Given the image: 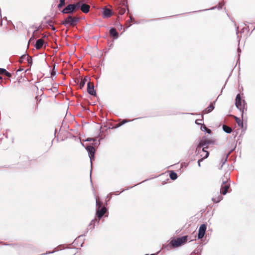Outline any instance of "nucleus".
<instances>
[{
    "instance_id": "a211bd4d",
    "label": "nucleus",
    "mask_w": 255,
    "mask_h": 255,
    "mask_svg": "<svg viewBox=\"0 0 255 255\" xmlns=\"http://www.w3.org/2000/svg\"><path fill=\"white\" fill-rule=\"evenodd\" d=\"M234 118L236 120V123L238 124V126L239 127H241L242 128L243 127V122L242 120H241L240 118L234 116Z\"/></svg>"
},
{
    "instance_id": "9b49d317",
    "label": "nucleus",
    "mask_w": 255,
    "mask_h": 255,
    "mask_svg": "<svg viewBox=\"0 0 255 255\" xmlns=\"http://www.w3.org/2000/svg\"><path fill=\"white\" fill-rule=\"evenodd\" d=\"M107 212V209L105 207H103L101 209H98L97 211V216L100 219Z\"/></svg>"
},
{
    "instance_id": "5701e85b",
    "label": "nucleus",
    "mask_w": 255,
    "mask_h": 255,
    "mask_svg": "<svg viewBox=\"0 0 255 255\" xmlns=\"http://www.w3.org/2000/svg\"><path fill=\"white\" fill-rule=\"evenodd\" d=\"M96 205L98 207V209H100L102 205V203L100 201V198L99 197L96 198Z\"/></svg>"
},
{
    "instance_id": "423d86ee",
    "label": "nucleus",
    "mask_w": 255,
    "mask_h": 255,
    "mask_svg": "<svg viewBox=\"0 0 255 255\" xmlns=\"http://www.w3.org/2000/svg\"><path fill=\"white\" fill-rule=\"evenodd\" d=\"M75 11V6L73 4H68L64 8L62 12L63 13H72Z\"/></svg>"
},
{
    "instance_id": "6ab92c4d",
    "label": "nucleus",
    "mask_w": 255,
    "mask_h": 255,
    "mask_svg": "<svg viewBox=\"0 0 255 255\" xmlns=\"http://www.w3.org/2000/svg\"><path fill=\"white\" fill-rule=\"evenodd\" d=\"M223 129L224 130V131L228 133H230L232 131V128L226 125H223Z\"/></svg>"
},
{
    "instance_id": "9d476101",
    "label": "nucleus",
    "mask_w": 255,
    "mask_h": 255,
    "mask_svg": "<svg viewBox=\"0 0 255 255\" xmlns=\"http://www.w3.org/2000/svg\"><path fill=\"white\" fill-rule=\"evenodd\" d=\"M86 149L87 150V151L89 153V155L91 159L92 160V159H94V154H95V148L92 146L88 145L87 146Z\"/></svg>"
},
{
    "instance_id": "f3484780",
    "label": "nucleus",
    "mask_w": 255,
    "mask_h": 255,
    "mask_svg": "<svg viewBox=\"0 0 255 255\" xmlns=\"http://www.w3.org/2000/svg\"><path fill=\"white\" fill-rule=\"evenodd\" d=\"M88 79V78L87 77H84V79H82L80 84H79V87L80 89H82L85 85L86 82L87 81Z\"/></svg>"
},
{
    "instance_id": "f03ea898",
    "label": "nucleus",
    "mask_w": 255,
    "mask_h": 255,
    "mask_svg": "<svg viewBox=\"0 0 255 255\" xmlns=\"http://www.w3.org/2000/svg\"><path fill=\"white\" fill-rule=\"evenodd\" d=\"M79 21V18L77 16L68 15L61 22V24L66 27L75 26Z\"/></svg>"
},
{
    "instance_id": "412c9836",
    "label": "nucleus",
    "mask_w": 255,
    "mask_h": 255,
    "mask_svg": "<svg viewBox=\"0 0 255 255\" xmlns=\"http://www.w3.org/2000/svg\"><path fill=\"white\" fill-rule=\"evenodd\" d=\"M169 176L172 180H175L177 178V175L176 173L172 171H170Z\"/></svg>"
},
{
    "instance_id": "f704fd0d",
    "label": "nucleus",
    "mask_w": 255,
    "mask_h": 255,
    "mask_svg": "<svg viewBox=\"0 0 255 255\" xmlns=\"http://www.w3.org/2000/svg\"><path fill=\"white\" fill-rule=\"evenodd\" d=\"M206 130L207 131V132L208 133H209L211 132V130L209 128H207Z\"/></svg>"
},
{
    "instance_id": "cd10ccee",
    "label": "nucleus",
    "mask_w": 255,
    "mask_h": 255,
    "mask_svg": "<svg viewBox=\"0 0 255 255\" xmlns=\"http://www.w3.org/2000/svg\"><path fill=\"white\" fill-rule=\"evenodd\" d=\"M26 54H24L23 55H22L20 58H19V63H22L23 61V60L26 58Z\"/></svg>"
},
{
    "instance_id": "aec40b11",
    "label": "nucleus",
    "mask_w": 255,
    "mask_h": 255,
    "mask_svg": "<svg viewBox=\"0 0 255 255\" xmlns=\"http://www.w3.org/2000/svg\"><path fill=\"white\" fill-rule=\"evenodd\" d=\"M209 155V153L208 152H205V155L203 157H201L200 159H199L198 161V166L199 167L201 166V164H200V163L201 161H202L204 159L207 158L208 157Z\"/></svg>"
},
{
    "instance_id": "1a4fd4ad",
    "label": "nucleus",
    "mask_w": 255,
    "mask_h": 255,
    "mask_svg": "<svg viewBox=\"0 0 255 255\" xmlns=\"http://www.w3.org/2000/svg\"><path fill=\"white\" fill-rule=\"evenodd\" d=\"M113 14V12L111 9H109L107 7H104L102 11V16L104 18H109L111 17Z\"/></svg>"
},
{
    "instance_id": "c85d7f7f",
    "label": "nucleus",
    "mask_w": 255,
    "mask_h": 255,
    "mask_svg": "<svg viewBox=\"0 0 255 255\" xmlns=\"http://www.w3.org/2000/svg\"><path fill=\"white\" fill-rule=\"evenodd\" d=\"M49 25V26H50L51 27V29L52 30L54 31L55 30V28L54 27V26L52 24V21H49L47 22Z\"/></svg>"
},
{
    "instance_id": "2eb2a0df",
    "label": "nucleus",
    "mask_w": 255,
    "mask_h": 255,
    "mask_svg": "<svg viewBox=\"0 0 255 255\" xmlns=\"http://www.w3.org/2000/svg\"><path fill=\"white\" fill-rule=\"evenodd\" d=\"M110 34L115 38L118 37V33L115 28H112L110 30Z\"/></svg>"
},
{
    "instance_id": "7ed1b4c3",
    "label": "nucleus",
    "mask_w": 255,
    "mask_h": 255,
    "mask_svg": "<svg viewBox=\"0 0 255 255\" xmlns=\"http://www.w3.org/2000/svg\"><path fill=\"white\" fill-rule=\"evenodd\" d=\"M188 240V236H185L176 239L171 240L169 243V245L173 248L178 247L185 244Z\"/></svg>"
},
{
    "instance_id": "f8f14e48",
    "label": "nucleus",
    "mask_w": 255,
    "mask_h": 255,
    "mask_svg": "<svg viewBox=\"0 0 255 255\" xmlns=\"http://www.w3.org/2000/svg\"><path fill=\"white\" fill-rule=\"evenodd\" d=\"M214 109L213 103H211L209 106L206 108L202 112L203 114H206L211 112Z\"/></svg>"
},
{
    "instance_id": "f257e3e1",
    "label": "nucleus",
    "mask_w": 255,
    "mask_h": 255,
    "mask_svg": "<svg viewBox=\"0 0 255 255\" xmlns=\"http://www.w3.org/2000/svg\"><path fill=\"white\" fill-rule=\"evenodd\" d=\"M214 140L211 139H209L206 136H204L202 137V139L200 140L199 143L197 146L196 151L199 152L200 150H201V147H203L202 149V152H208L205 150V148H208L209 144H213L214 143Z\"/></svg>"
},
{
    "instance_id": "6e6552de",
    "label": "nucleus",
    "mask_w": 255,
    "mask_h": 255,
    "mask_svg": "<svg viewBox=\"0 0 255 255\" xmlns=\"http://www.w3.org/2000/svg\"><path fill=\"white\" fill-rule=\"evenodd\" d=\"M87 92L91 95H96V92L95 91L94 84L93 83H91L90 82L88 83Z\"/></svg>"
},
{
    "instance_id": "7c9ffc66",
    "label": "nucleus",
    "mask_w": 255,
    "mask_h": 255,
    "mask_svg": "<svg viewBox=\"0 0 255 255\" xmlns=\"http://www.w3.org/2000/svg\"><path fill=\"white\" fill-rule=\"evenodd\" d=\"M207 128H208L204 125H202L201 127V129L203 131L206 130Z\"/></svg>"
},
{
    "instance_id": "a878e982",
    "label": "nucleus",
    "mask_w": 255,
    "mask_h": 255,
    "mask_svg": "<svg viewBox=\"0 0 255 255\" xmlns=\"http://www.w3.org/2000/svg\"><path fill=\"white\" fill-rule=\"evenodd\" d=\"M65 0H60V3L58 5V7L61 8L63 6H64L65 4Z\"/></svg>"
},
{
    "instance_id": "dca6fc26",
    "label": "nucleus",
    "mask_w": 255,
    "mask_h": 255,
    "mask_svg": "<svg viewBox=\"0 0 255 255\" xmlns=\"http://www.w3.org/2000/svg\"><path fill=\"white\" fill-rule=\"evenodd\" d=\"M0 74H4L8 77H10L11 76V74L10 73H9L5 69L3 68H0Z\"/></svg>"
},
{
    "instance_id": "20e7f679",
    "label": "nucleus",
    "mask_w": 255,
    "mask_h": 255,
    "mask_svg": "<svg viewBox=\"0 0 255 255\" xmlns=\"http://www.w3.org/2000/svg\"><path fill=\"white\" fill-rule=\"evenodd\" d=\"M229 178L227 176L225 179H222V184L221 185L220 192L223 195L226 194L228 189L230 188V185L228 183V180Z\"/></svg>"
},
{
    "instance_id": "e433bc0d",
    "label": "nucleus",
    "mask_w": 255,
    "mask_h": 255,
    "mask_svg": "<svg viewBox=\"0 0 255 255\" xmlns=\"http://www.w3.org/2000/svg\"><path fill=\"white\" fill-rule=\"evenodd\" d=\"M2 79V77L1 76H0V80H1Z\"/></svg>"
},
{
    "instance_id": "b1692460",
    "label": "nucleus",
    "mask_w": 255,
    "mask_h": 255,
    "mask_svg": "<svg viewBox=\"0 0 255 255\" xmlns=\"http://www.w3.org/2000/svg\"><path fill=\"white\" fill-rule=\"evenodd\" d=\"M222 199V197L221 196H218L217 198H213L212 200L214 202L218 203Z\"/></svg>"
},
{
    "instance_id": "2f4dec72",
    "label": "nucleus",
    "mask_w": 255,
    "mask_h": 255,
    "mask_svg": "<svg viewBox=\"0 0 255 255\" xmlns=\"http://www.w3.org/2000/svg\"><path fill=\"white\" fill-rule=\"evenodd\" d=\"M202 121V120H196L195 121V123L197 124V125H202V124L201 123V121Z\"/></svg>"
},
{
    "instance_id": "393cba45",
    "label": "nucleus",
    "mask_w": 255,
    "mask_h": 255,
    "mask_svg": "<svg viewBox=\"0 0 255 255\" xmlns=\"http://www.w3.org/2000/svg\"><path fill=\"white\" fill-rule=\"evenodd\" d=\"M26 58L27 59V63L29 65H31L32 62V57L31 56H29L26 55Z\"/></svg>"
},
{
    "instance_id": "0eeeda50",
    "label": "nucleus",
    "mask_w": 255,
    "mask_h": 255,
    "mask_svg": "<svg viewBox=\"0 0 255 255\" xmlns=\"http://www.w3.org/2000/svg\"><path fill=\"white\" fill-rule=\"evenodd\" d=\"M206 230V225L205 224H202L199 228L198 231V238L199 239H201L203 238Z\"/></svg>"
},
{
    "instance_id": "39448f33",
    "label": "nucleus",
    "mask_w": 255,
    "mask_h": 255,
    "mask_svg": "<svg viewBox=\"0 0 255 255\" xmlns=\"http://www.w3.org/2000/svg\"><path fill=\"white\" fill-rule=\"evenodd\" d=\"M236 106L240 110H242L244 108V104H242L240 94H238L235 100Z\"/></svg>"
},
{
    "instance_id": "4be33fe9",
    "label": "nucleus",
    "mask_w": 255,
    "mask_h": 255,
    "mask_svg": "<svg viewBox=\"0 0 255 255\" xmlns=\"http://www.w3.org/2000/svg\"><path fill=\"white\" fill-rule=\"evenodd\" d=\"M128 122V121L127 120H124L122 122H120L119 123L117 124L115 126V128H118L122 126L123 125L125 124V123H127Z\"/></svg>"
},
{
    "instance_id": "bb28decb",
    "label": "nucleus",
    "mask_w": 255,
    "mask_h": 255,
    "mask_svg": "<svg viewBox=\"0 0 255 255\" xmlns=\"http://www.w3.org/2000/svg\"><path fill=\"white\" fill-rule=\"evenodd\" d=\"M126 12V9L125 8H120L119 9V13L121 15L124 14Z\"/></svg>"
},
{
    "instance_id": "c756f323",
    "label": "nucleus",
    "mask_w": 255,
    "mask_h": 255,
    "mask_svg": "<svg viewBox=\"0 0 255 255\" xmlns=\"http://www.w3.org/2000/svg\"><path fill=\"white\" fill-rule=\"evenodd\" d=\"M73 4L75 6V10L76 9L79 8L80 7H81V6H80V2H77L76 4Z\"/></svg>"
},
{
    "instance_id": "72a5a7b5",
    "label": "nucleus",
    "mask_w": 255,
    "mask_h": 255,
    "mask_svg": "<svg viewBox=\"0 0 255 255\" xmlns=\"http://www.w3.org/2000/svg\"><path fill=\"white\" fill-rule=\"evenodd\" d=\"M86 140L87 141H91V140L94 141L95 140L94 139H93V138H88Z\"/></svg>"
},
{
    "instance_id": "c9c22d12",
    "label": "nucleus",
    "mask_w": 255,
    "mask_h": 255,
    "mask_svg": "<svg viewBox=\"0 0 255 255\" xmlns=\"http://www.w3.org/2000/svg\"><path fill=\"white\" fill-rule=\"evenodd\" d=\"M54 74H55V72H54V71H53V72H52V73H51V75H54Z\"/></svg>"
},
{
    "instance_id": "473e14b6",
    "label": "nucleus",
    "mask_w": 255,
    "mask_h": 255,
    "mask_svg": "<svg viewBox=\"0 0 255 255\" xmlns=\"http://www.w3.org/2000/svg\"><path fill=\"white\" fill-rule=\"evenodd\" d=\"M199 153L200 154V156L202 157H203L205 155V153L202 152V151H200Z\"/></svg>"
},
{
    "instance_id": "ddd939ff",
    "label": "nucleus",
    "mask_w": 255,
    "mask_h": 255,
    "mask_svg": "<svg viewBox=\"0 0 255 255\" xmlns=\"http://www.w3.org/2000/svg\"><path fill=\"white\" fill-rule=\"evenodd\" d=\"M44 40L42 39H39L36 41L35 47L36 49H40L43 46Z\"/></svg>"
},
{
    "instance_id": "4468645a",
    "label": "nucleus",
    "mask_w": 255,
    "mask_h": 255,
    "mask_svg": "<svg viewBox=\"0 0 255 255\" xmlns=\"http://www.w3.org/2000/svg\"><path fill=\"white\" fill-rule=\"evenodd\" d=\"M90 6L87 4H82L81 6V10L84 13H87L89 11Z\"/></svg>"
}]
</instances>
